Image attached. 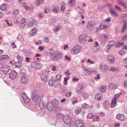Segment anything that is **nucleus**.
<instances>
[{
    "mask_svg": "<svg viewBox=\"0 0 127 127\" xmlns=\"http://www.w3.org/2000/svg\"><path fill=\"white\" fill-rule=\"evenodd\" d=\"M32 99L33 102L36 104H39L41 102V97L38 94L37 91H33L32 95Z\"/></svg>",
    "mask_w": 127,
    "mask_h": 127,
    "instance_id": "obj_2",
    "label": "nucleus"
},
{
    "mask_svg": "<svg viewBox=\"0 0 127 127\" xmlns=\"http://www.w3.org/2000/svg\"><path fill=\"white\" fill-rule=\"evenodd\" d=\"M47 109L50 112H51V111H53V109H54V106H53V104L52 102L49 103L47 105Z\"/></svg>",
    "mask_w": 127,
    "mask_h": 127,
    "instance_id": "obj_23",
    "label": "nucleus"
},
{
    "mask_svg": "<svg viewBox=\"0 0 127 127\" xmlns=\"http://www.w3.org/2000/svg\"><path fill=\"white\" fill-rule=\"evenodd\" d=\"M18 14H19V11L17 9H15L13 11V15H14V16H17Z\"/></svg>",
    "mask_w": 127,
    "mask_h": 127,
    "instance_id": "obj_41",
    "label": "nucleus"
},
{
    "mask_svg": "<svg viewBox=\"0 0 127 127\" xmlns=\"http://www.w3.org/2000/svg\"><path fill=\"white\" fill-rule=\"evenodd\" d=\"M82 68L83 69V74L86 76H89V75L92 74V71L90 69L84 67V64H82Z\"/></svg>",
    "mask_w": 127,
    "mask_h": 127,
    "instance_id": "obj_9",
    "label": "nucleus"
},
{
    "mask_svg": "<svg viewBox=\"0 0 127 127\" xmlns=\"http://www.w3.org/2000/svg\"><path fill=\"white\" fill-rule=\"evenodd\" d=\"M32 66L34 69H35V70H39V69H41V67H42V64H41L40 63L34 62L32 63Z\"/></svg>",
    "mask_w": 127,
    "mask_h": 127,
    "instance_id": "obj_7",
    "label": "nucleus"
},
{
    "mask_svg": "<svg viewBox=\"0 0 127 127\" xmlns=\"http://www.w3.org/2000/svg\"><path fill=\"white\" fill-rule=\"evenodd\" d=\"M100 120V117L99 116L95 117L93 118V121L94 122H98Z\"/></svg>",
    "mask_w": 127,
    "mask_h": 127,
    "instance_id": "obj_58",
    "label": "nucleus"
},
{
    "mask_svg": "<svg viewBox=\"0 0 127 127\" xmlns=\"http://www.w3.org/2000/svg\"><path fill=\"white\" fill-rule=\"evenodd\" d=\"M115 8L116 10H117V11H119L120 12H122L123 11V9L121 8L119 5H116L115 6Z\"/></svg>",
    "mask_w": 127,
    "mask_h": 127,
    "instance_id": "obj_39",
    "label": "nucleus"
},
{
    "mask_svg": "<svg viewBox=\"0 0 127 127\" xmlns=\"http://www.w3.org/2000/svg\"><path fill=\"white\" fill-rule=\"evenodd\" d=\"M118 88V86L116 85H115L113 83H110L109 86V90H116Z\"/></svg>",
    "mask_w": 127,
    "mask_h": 127,
    "instance_id": "obj_28",
    "label": "nucleus"
},
{
    "mask_svg": "<svg viewBox=\"0 0 127 127\" xmlns=\"http://www.w3.org/2000/svg\"><path fill=\"white\" fill-rule=\"evenodd\" d=\"M11 45L12 46V48H13V49H14V48H16V47H17V46L15 45V43L14 42H12L11 44Z\"/></svg>",
    "mask_w": 127,
    "mask_h": 127,
    "instance_id": "obj_63",
    "label": "nucleus"
},
{
    "mask_svg": "<svg viewBox=\"0 0 127 127\" xmlns=\"http://www.w3.org/2000/svg\"><path fill=\"white\" fill-rule=\"evenodd\" d=\"M110 13L113 17H118V16H119V14L118 12H117V11L112 8L110 9Z\"/></svg>",
    "mask_w": 127,
    "mask_h": 127,
    "instance_id": "obj_18",
    "label": "nucleus"
},
{
    "mask_svg": "<svg viewBox=\"0 0 127 127\" xmlns=\"http://www.w3.org/2000/svg\"><path fill=\"white\" fill-rule=\"evenodd\" d=\"M9 70H10V66L8 65H5L2 67V72L3 74H7Z\"/></svg>",
    "mask_w": 127,
    "mask_h": 127,
    "instance_id": "obj_13",
    "label": "nucleus"
},
{
    "mask_svg": "<svg viewBox=\"0 0 127 127\" xmlns=\"http://www.w3.org/2000/svg\"><path fill=\"white\" fill-rule=\"evenodd\" d=\"M59 30H60V27L59 26L54 28V31H55V32H57V31H59Z\"/></svg>",
    "mask_w": 127,
    "mask_h": 127,
    "instance_id": "obj_60",
    "label": "nucleus"
},
{
    "mask_svg": "<svg viewBox=\"0 0 127 127\" xmlns=\"http://www.w3.org/2000/svg\"><path fill=\"white\" fill-rule=\"evenodd\" d=\"M125 44V43L124 42H119V43H117L116 44V47H117V48H120V47H122V46H124Z\"/></svg>",
    "mask_w": 127,
    "mask_h": 127,
    "instance_id": "obj_46",
    "label": "nucleus"
},
{
    "mask_svg": "<svg viewBox=\"0 0 127 127\" xmlns=\"http://www.w3.org/2000/svg\"><path fill=\"white\" fill-rule=\"evenodd\" d=\"M116 105H117V100L112 99V100L111 103V107L115 108Z\"/></svg>",
    "mask_w": 127,
    "mask_h": 127,
    "instance_id": "obj_35",
    "label": "nucleus"
},
{
    "mask_svg": "<svg viewBox=\"0 0 127 127\" xmlns=\"http://www.w3.org/2000/svg\"><path fill=\"white\" fill-rule=\"evenodd\" d=\"M66 8V7L65 6V5L62 4L61 7V12H64L65 9Z\"/></svg>",
    "mask_w": 127,
    "mask_h": 127,
    "instance_id": "obj_48",
    "label": "nucleus"
},
{
    "mask_svg": "<svg viewBox=\"0 0 127 127\" xmlns=\"http://www.w3.org/2000/svg\"><path fill=\"white\" fill-rule=\"evenodd\" d=\"M116 43L114 41H111L107 46V50H110L111 48H113L115 46Z\"/></svg>",
    "mask_w": 127,
    "mask_h": 127,
    "instance_id": "obj_20",
    "label": "nucleus"
},
{
    "mask_svg": "<svg viewBox=\"0 0 127 127\" xmlns=\"http://www.w3.org/2000/svg\"><path fill=\"white\" fill-rule=\"evenodd\" d=\"M103 107L104 109H109V107H110V103L108 100L104 101L103 103Z\"/></svg>",
    "mask_w": 127,
    "mask_h": 127,
    "instance_id": "obj_30",
    "label": "nucleus"
},
{
    "mask_svg": "<svg viewBox=\"0 0 127 127\" xmlns=\"http://www.w3.org/2000/svg\"><path fill=\"white\" fill-rule=\"evenodd\" d=\"M44 0H37L35 2L36 6H41L43 4Z\"/></svg>",
    "mask_w": 127,
    "mask_h": 127,
    "instance_id": "obj_26",
    "label": "nucleus"
},
{
    "mask_svg": "<svg viewBox=\"0 0 127 127\" xmlns=\"http://www.w3.org/2000/svg\"><path fill=\"white\" fill-rule=\"evenodd\" d=\"M63 122L65 125H70L71 122H72V118L70 116L66 115L64 116L63 118Z\"/></svg>",
    "mask_w": 127,
    "mask_h": 127,
    "instance_id": "obj_6",
    "label": "nucleus"
},
{
    "mask_svg": "<svg viewBox=\"0 0 127 127\" xmlns=\"http://www.w3.org/2000/svg\"><path fill=\"white\" fill-rule=\"evenodd\" d=\"M48 72L46 71V72H43L41 74V79L43 82L46 83L48 82Z\"/></svg>",
    "mask_w": 127,
    "mask_h": 127,
    "instance_id": "obj_5",
    "label": "nucleus"
},
{
    "mask_svg": "<svg viewBox=\"0 0 127 127\" xmlns=\"http://www.w3.org/2000/svg\"><path fill=\"white\" fill-rule=\"evenodd\" d=\"M84 122L83 120H78L75 122V125L76 127H83Z\"/></svg>",
    "mask_w": 127,
    "mask_h": 127,
    "instance_id": "obj_12",
    "label": "nucleus"
},
{
    "mask_svg": "<svg viewBox=\"0 0 127 127\" xmlns=\"http://www.w3.org/2000/svg\"><path fill=\"white\" fill-rule=\"evenodd\" d=\"M54 84V81L52 79H50L49 81V86H52Z\"/></svg>",
    "mask_w": 127,
    "mask_h": 127,
    "instance_id": "obj_56",
    "label": "nucleus"
},
{
    "mask_svg": "<svg viewBox=\"0 0 127 127\" xmlns=\"http://www.w3.org/2000/svg\"><path fill=\"white\" fill-rule=\"evenodd\" d=\"M17 59H18L19 62H22V58H21V57L20 56H17Z\"/></svg>",
    "mask_w": 127,
    "mask_h": 127,
    "instance_id": "obj_61",
    "label": "nucleus"
},
{
    "mask_svg": "<svg viewBox=\"0 0 127 127\" xmlns=\"http://www.w3.org/2000/svg\"><path fill=\"white\" fill-rule=\"evenodd\" d=\"M0 8L1 10H5L7 8V5L6 4H3L0 6Z\"/></svg>",
    "mask_w": 127,
    "mask_h": 127,
    "instance_id": "obj_40",
    "label": "nucleus"
},
{
    "mask_svg": "<svg viewBox=\"0 0 127 127\" xmlns=\"http://www.w3.org/2000/svg\"><path fill=\"white\" fill-rule=\"evenodd\" d=\"M118 4H119L120 5H122L124 8H127V5L125 3V2H123V0H118L117 1Z\"/></svg>",
    "mask_w": 127,
    "mask_h": 127,
    "instance_id": "obj_27",
    "label": "nucleus"
},
{
    "mask_svg": "<svg viewBox=\"0 0 127 127\" xmlns=\"http://www.w3.org/2000/svg\"><path fill=\"white\" fill-rule=\"evenodd\" d=\"M107 59L109 62H110V63H111V64H114V63L116 62V59H115V57L112 55L108 56Z\"/></svg>",
    "mask_w": 127,
    "mask_h": 127,
    "instance_id": "obj_17",
    "label": "nucleus"
},
{
    "mask_svg": "<svg viewBox=\"0 0 127 127\" xmlns=\"http://www.w3.org/2000/svg\"><path fill=\"white\" fill-rule=\"evenodd\" d=\"M39 108L41 110H44V109H46L47 108V105L46 103H44L43 102H40L39 104Z\"/></svg>",
    "mask_w": 127,
    "mask_h": 127,
    "instance_id": "obj_24",
    "label": "nucleus"
},
{
    "mask_svg": "<svg viewBox=\"0 0 127 127\" xmlns=\"http://www.w3.org/2000/svg\"><path fill=\"white\" fill-rule=\"evenodd\" d=\"M68 80H69V76H66L64 78V85H67V83Z\"/></svg>",
    "mask_w": 127,
    "mask_h": 127,
    "instance_id": "obj_53",
    "label": "nucleus"
},
{
    "mask_svg": "<svg viewBox=\"0 0 127 127\" xmlns=\"http://www.w3.org/2000/svg\"><path fill=\"white\" fill-rule=\"evenodd\" d=\"M94 117V115L92 114V113H89L87 118L89 119H92Z\"/></svg>",
    "mask_w": 127,
    "mask_h": 127,
    "instance_id": "obj_57",
    "label": "nucleus"
},
{
    "mask_svg": "<svg viewBox=\"0 0 127 127\" xmlns=\"http://www.w3.org/2000/svg\"><path fill=\"white\" fill-rule=\"evenodd\" d=\"M108 89V87L107 86H102L100 89V91L101 93H105L106 92V90Z\"/></svg>",
    "mask_w": 127,
    "mask_h": 127,
    "instance_id": "obj_45",
    "label": "nucleus"
},
{
    "mask_svg": "<svg viewBox=\"0 0 127 127\" xmlns=\"http://www.w3.org/2000/svg\"><path fill=\"white\" fill-rule=\"evenodd\" d=\"M95 98L96 101H100V100L103 98V94L101 93H98L95 95Z\"/></svg>",
    "mask_w": 127,
    "mask_h": 127,
    "instance_id": "obj_29",
    "label": "nucleus"
},
{
    "mask_svg": "<svg viewBox=\"0 0 127 127\" xmlns=\"http://www.w3.org/2000/svg\"><path fill=\"white\" fill-rule=\"evenodd\" d=\"M23 5L26 10H28L29 9V7L26 5V2H24Z\"/></svg>",
    "mask_w": 127,
    "mask_h": 127,
    "instance_id": "obj_54",
    "label": "nucleus"
},
{
    "mask_svg": "<svg viewBox=\"0 0 127 127\" xmlns=\"http://www.w3.org/2000/svg\"><path fill=\"white\" fill-rule=\"evenodd\" d=\"M81 47L79 45H76L71 49V53L73 55H77V54H79L81 52Z\"/></svg>",
    "mask_w": 127,
    "mask_h": 127,
    "instance_id": "obj_3",
    "label": "nucleus"
},
{
    "mask_svg": "<svg viewBox=\"0 0 127 127\" xmlns=\"http://www.w3.org/2000/svg\"><path fill=\"white\" fill-rule=\"evenodd\" d=\"M111 25H110L109 26H107L105 24H101L99 27V29H101V30H103V29H106L107 27H109V26H110Z\"/></svg>",
    "mask_w": 127,
    "mask_h": 127,
    "instance_id": "obj_37",
    "label": "nucleus"
},
{
    "mask_svg": "<svg viewBox=\"0 0 127 127\" xmlns=\"http://www.w3.org/2000/svg\"><path fill=\"white\" fill-rule=\"evenodd\" d=\"M62 77V75L61 74H57L56 76V82H60Z\"/></svg>",
    "mask_w": 127,
    "mask_h": 127,
    "instance_id": "obj_34",
    "label": "nucleus"
},
{
    "mask_svg": "<svg viewBox=\"0 0 127 127\" xmlns=\"http://www.w3.org/2000/svg\"><path fill=\"white\" fill-rule=\"evenodd\" d=\"M101 37L102 38L103 42H106V41H107V39H108V35L104 34L101 36Z\"/></svg>",
    "mask_w": 127,
    "mask_h": 127,
    "instance_id": "obj_42",
    "label": "nucleus"
},
{
    "mask_svg": "<svg viewBox=\"0 0 127 127\" xmlns=\"http://www.w3.org/2000/svg\"><path fill=\"white\" fill-rule=\"evenodd\" d=\"M16 76H17V72H16L15 70H12L9 74V78L11 80H14V79L16 78Z\"/></svg>",
    "mask_w": 127,
    "mask_h": 127,
    "instance_id": "obj_11",
    "label": "nucleus"
},
{
    "mask_svg": "<svg viewBox=\"0 0 127 127\" xmlns=\"http://www.w3.org/2000/svg\"><path fill=\"white\" fill-rule=\"evenodd\" d=\"M20 25L22 28L25 27L26 25V19L25 18H23L20 21Z\"/></svg>",
    "mask_w": 127,
    "mask_h": 127,
    "instance_id": "obj_21",
    "label": "nucleus"
},
{
    "mask_svg": "<svg viewBox=\"0 0 127 127\" xmlns=\"http://www.w3.org/2000/svg\"><path fill=\"white\" fill-rule=\"evenodd\" d=\"M85 87L84 86V85L83 84H79L78 85L77 88H76V92L78 94H81L83 91H84V88Z\"/></svg>",
    "mask_w": 127,
    "mask_h": 127,
    "instance_id": "obj_15",
    "label": "nucleus"
},
{
    "mask_svg": "<svg viewBox=\"0 0 127 127\" xmlns=\"http://www.w3.org/2000/svg\"><path fill=\"white\" fill-rule=\"evenodd\" d=\"M64 56V54L62 52L57 50L54 52V56H52V60H60Z\"/></svg>",
    "mask_w": 127,
    "mask_h": 127,
    "instance_id": "obj_1",
    "label": "nucleus"
},
{
    "mask_svg": "<svg viewBox=\"0 0 127 127\" xmlns=\"http://www.w3.org/2000/svg\"><path fill=\"white\" fill-rule=\"evenodd\" d=\"M100 68L101 72H103L104 73L108 72V70H109V66L106 64H101L100 65Z\"/></svg>",
    "mask_w": 127,
    "mask_h": 127,
    "instance_id": "obj_10",
    "label": "nucleus"
},
{
    "mask_svg": "<svg viewBox=\"0 0 127 127\" xmlns=\"http://www.w3.org/2000/svg\"><path fill=\"white\" fill-rule=\"evenodd\" d=\"M81 108H77L75 110V113L76 115H79L81 113Z\"/></svg>",
    "mask_w": 127,
    "mask_h": 127,
    "instance_id": "obj_52",
    "label": "nucleus"
},
{
    "mask_svg": "<svg viewBox=\"0 0 127 127\" xmlns=\"http://www.w3.org/2000/svg\"><path fill=\"white\" fill-rule=\"evenodd\" d=\"M88 108H89V105L87 104V103H84L82 105V109L86 110V109H88Z\"/></svg>",
    "mask_w": 127,
    "mask_h": 127,
    "instance_id": "obj_47",
    "label": "nucleus"
},
{
    "mask_svg": "<svg viewBox=\"0 0 127 127\" xmlns=\"http://www.w3.org/2000/svg\"><path fill=\"white\" fill-rule=\"evenodd\" d=\"M120 17H122L123 18H127V14H123L120 15Z\"/></svg>",
    "mask_w": 127,
    "mask_h": 127,
    "instance_id": "obj_62",
    "label": "nucleus"
},
{
    "mask_svg": "<svg viewBox=\"0 0 127 127\" xmlns=\"http://www.w3.org/2000/svg\"><path fill=\"white\" fill-rule=\"evenodd\" d=\"M52 104H53V106H54V108H55V107H57L59 105V101L57 100H55L53 101V102H51Z\"/></svg>",
    "mask_w": 127,
    "mask_h": 127,
    "instance_id": "obj_33",
    "label": "nucleus"
},
{
    "mask_svg": "<svg viewBox=\"0 0 127 127\" xmlns=\"http://www.w3.org/2000/svg\"><path fill=\"white\" fill-rule=\"evenodd\" d=\"M53 11L54 12V13H57L58 12H59V8L58 7H53Z\"/></svg>",
    "mask_w": 127,
    "mask_h": 127,
    "instance_id": "obj_43",
    "label": "nucleus"
},
{
    "mask_svg": "<svg viewBox=\"0 0 127 127\" xmlns=\"http://www.w3.org/2000/svg\"><path fill=\"white\" fill-rule=\"evenodd\" d=\"M75 2H76V0H69L67 4L68 6H70L71 7L73 6L74 4H75Z\"/></svg>",
    "mask_w": 127,
    "mask_h": 127,
    "instance_id": "obj_31",
    "label": "nucleus"
},
{
    "mask_svg": "<svg viewBox=\"0 0 127 127\" xmlns=\"http://www.w3.org/2000/svg\"><path fill=\"white\" fill-rule=\"evenodd\" d=\"M92 50L93 52H94L95 53H96V52H98V50H99L98 49V48H97V47H93L92 48Z\"/></svg>",
    "mask_w": 127,
    "mask_h": 127,
    "instance_id": "obj_55",
    "label": "nucleus"
},
{
    "mask_svg": "<svg viewBox=\"0 0 127 127\" xmlns=\"http://www.w3.org/2000/svg\"><path fill=\"white\" fill-rule=\"evenodd\" d=\"M122 95V93H120L119 94H116L114 97H113L112 99H113L114 100H116V101H118V99H119V98H120V97H121V96Z\"/></svg>",
    "mask_w": 127,
    "mask_h": 127,
    "instance_id": "obj_38",
    "label": "nucleus"
},
{
    "mask_svg": "<svg viewBox=\"0 0 127 127\" xmlns=\"http://www.w3.org/2000/svg\"><path fill=\"white\" fill-rule=\"evenodd\" d=\"M22 99L25 104H28L30 102V98L27 96L25 93H22L21 94Z\"/></svg>",
    "mask_w": 127,
    "mask_h": 127,
    "instance_id": "obj_8",
    "label": "nucleus"
},
{
    "mask_svg": "<svg viewBox=\"0 0 127 127\" xmlns=\"http://www.w3.org/2000/svg\"><path fill=\"white\" fill-rule=\"evenodd\" d=\"M87 28L88 30H89V31H93V29H95V26L94 25V23L91 22H88L87 25Z\"/></svg>",
    "mask_w": 127,
    "mask_h": 127,
    "instance_id": "obj_14",
    "label": "nucleus"
},
{
    "mask_svg": "<svg viewBox=\"0 0 127 127\" xmlns=\"http://www.w3.org/2000/svg\"><path fill=\"white\" fill-rule=\"evenodd\" d=\"M9 58V57L7 55H0V59L1 60H7Z\"/></svg>",
    "mask_w": 127,
    "mask_h": 127,
    "instance_id": "obj_32",
    "label": "nucleus"
},
{
    "mask_svg": "<svg viewBox=\"0 0 127 127\" xmlns=\"http://www.w3.org/2000/svg\"><path fill=\"white\" fill-rule=\"evenodd\" d=\"M117 120H119V121H125L126 120V116H125L124 115H122V114H118L117 115V117H116Z\"/></svg>",
    "mask_w": 127,
    "mask_h": 127,
    "instance_id": "obj_22",
    "label": "nucleus"
},
{
    "mask_svg": "<svg viewBox=\"0 0 127 127\" xmlns=\"http://www.w3.org/2000/svg\"><path fill=\"white\" fill-rule=\"evenodd\" d=\"M48 53L49 54L51 59L52 60V56H54V50L53 49H49Z\"/></svg>",
    "mask_w": 127,
    "mask_h": 127,
    "instance_id": "obj_25",
    "label": "nucleus"
},
{
    "mask_svg": "<svg viewBox=\"0 0 127 127\" xmlns=\"http://www.w3.org/2000/svg\"><path fill=\"white\" fill-rule=\"evenodd\" d=\"M71 96H72V92L71 91L67 92L65 93V97L66 98H70Z\"/></svg>",
    "mask_w": 127,
    "mask_h": 127,
    "instance_id": "obj_49",
    "label": "nucleus"
},
{
    "mask_svg": "<svg viewBox=\"0 0 127 127\" xmlns=\"http://www.w3.org/2000/svg\"><path fill=\"white\" fill-rule=\"evenodd\" d=\"M127 21H125L124 26L122 28V32H125V30H127Z\"/></svg>",
    "mask_w": 127,
    "mask_h": 127,
    "instance_id": "obj_36",
    "label": "nucleus"
},
{
    "mask_svg": "<svg viewBox=\"0 0 127 127\" xmlns=\"http://www.w3.org/2000/svg\"><path fill=\"white\" fill-rule=\"evenodd\" d=\"M21 78H20V82L22 84H27L28 83V77L27 75L25 74V73L23 72H20Z\"/></svg>",
    "mask_w": 127,
    "mask_h": 127,
    "instance_id": "obj_4",
    "label": "nucleus"
},
{
    "mask_svg": "<svg viewBox=\"0 0 127 127\" xmlns=\"http://www.w3.org/2000/svg\"><path fill=\"white\" fill-rule=\"evenodd\" d=\"M78 42L81 44H85V43H86V39H85V37L83 35L80 36L78 39Z\"/></svg>",
    "mask_w": 127,
    "mask_h": 127,
    "instance_id": "obj_19",
    "label": "nucleus"
},
{
    "mask_svg": "<svg viewBox=\"0 0 127 127\" xmlns=\"http://www.w3.org/2000/svg\"><path fill=\"white\" fill-rule=\"evenodd\" d=\"M119 54L120 55H121V56H123V55L126 54V52L124 50H122L119 52Z\"/></svg>",
    "mask_w": 127,
    "mask_h": 127,
    "instance_id": "obj_51",
    "label": "nucleus"
},
{
    "mask_svg": "<svg viewBox=\"0 0 127 127\" xmlns=\"http://www.w3.org/2000/svg\"><path fill=\"white\" fill-rule=\"evenodd\" d=\"M35 23V21H34L33 20L29 21L28 23V26L29 27H32Z\"/></svg>",
    "mask_w": 127,
    "mask_h": 127,
    "instance_id": "obj_44",
    "label": "nucleus"
},
{
    "mask_svg": "<svg viewBox=\"0 0 127 127\" xmlns=\"http://www.w3.org/2000/svg\"><path fill=\"white\" fill-rule=\"evenodd\" d=\"M87 63L89 64L90 63V64H94V61L91 60V59H89L87 61Z\"/></svg>",
    "mask_w": 127,
    "mask_h": 127,
    "instance_id": "obj_64",
    "label": "nucleus"
},
{
    "mask_svg": "<svg viewBox=\"0 0 127 127\" xmlns=\"http://www.w3.org/2000/svg\"><path fill=\"white\" fill-rule=\"evenodd\" d=\"M37 32V29L36 28H34L32 29L29 33V36H30V37H32V36H34V35L36 34Z\"/></svg>",
    "mask_w": 127,
    "mask_h": 127,
    "instance_id": "obj_16",
    "label": "nucleus"
},
{
    "mask_svg": "<svg viewBox=\"0 0 127 127\" xmlns=\"http://www.w3.org/2000/svg\"><path fill=\"white\" fill-rule=\"evenodd\" d=\"M5 22H6L7 24L8 25V26H12V23H9L8 19H5Z\"/></svg>",
    "mask_w": 127,
    "mask_h": 127,
    "instance_id": "obj_59",
    "label": "nucleus"
},
{
    "mask_svg": "<svg viewBox=\"0 0 127 127\" xmlns=\"http://www.w3.org/2000/svg\"><path fill=\"white\" fill-rule=\"evenodd\" d=\"M50 11V7H47L44 10V13L47 14Z\"/></svg>",
    "mask_w": 127,
    "mask_h": 127,
    "instance_id": "obj_50",
    "label": "nucleus"
}]
</instances>
